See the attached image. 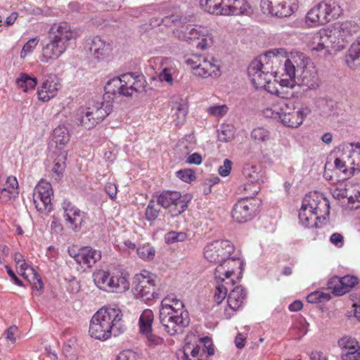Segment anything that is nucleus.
<instances>
[{
  "label": "nucleus",
  "instance_id": "1",
  "mask_svg": "<svg viewBox=\"0 0 360 360\" xmlns=\"http://www.w3.org/2000/svg\"><path fill=\"white\" fill-rule=\"evenodd\" d=\"M280 80L281 86L293 88L297 85L304 91L314 90L319 87L317 70L311 59L301 52L287 53L285 56Z\"/></svg>",
  "mask_w": 360,
  "mask_h": 360
},
{
  "label": "nucleus",
  "instance_id": "2",
  "mask_svg": "<svg viewBox=\"0 0 360 360\" xmlns=\"http://www.w3.org/2000/svg\"><path fill=\"white\" fill-rule=\"evenodd\" d=\"M358 25L352 21L345 22L316 32L311 40V49L327 57L333 52L344 49L351 37L358 30Z\"/></svg>",
  "mask_w": 360,
  "mask_h": 360
},
{
  "label": "nucleus",
  "instance_id": "3",
  "mask_svg": "<svg viewBox=\"0 0 360 360\" xmlns=\"http://www.w3.org/2000/svg\"><path fill=\"white\" fill-rule=\"evenodd\" d=\"M287 51L283 48L274 49L253 60L249 65L248 77L256 89H262L269 84L273 77L281 75Z\"/></svg>",
  "mask_w": 360,
  "mask_h": 360
},
{
  "label": "nucleus",
  "instance_id": "4",
  "mask_svg": "<svg viewBox=\"0 0 360 360\" xmlns=\"http://www.w3.org/2000/svg\"><path fill=\"white\" fill-rule=\"evenodd\" d=\"M126 330L127 325L122 310L103 307L91 317L89 333L91 337L103 341L112 335L118 336Z\"/></svg>",
  "mask_w": 360,
  "mask_h": 360
},
{
  "label": "nucleus",
  "instance_id": "5",
  "mask_svg": "<svg viewBox=\"0 0 360 360\" xmlns=\"http://www.w3.org/2000/svg\"><path fill=\"white\" fill-rule=\"evenodd\" d=\"M160 320L170 335L182 333L190 322L188 313L184 309L183 302L174 295H169L162 300Z\"/></svg>",
  "mask_w": 360,
  "mask_h": 360
},
{
  "label": "nucleus",
  "instance_id": "6",
  "mask_svg": "<svg viewBox=\"0 0 360 360\" xmlns=\"http://www.w3.org/2000/svg\"><path fill=\"white\" fill-rule=\"evenodd\" d=\"M89 103L88 106L78 108L75 122L84 129H91L101 122L112 111V101L110 99Z\"/></svg>",
  "mask_w": 360,
  "mask_h": 360
},
{
  "label": "nucleus",
  "instance_id": "7",
  "mask_svg": "<svg viewBox=\"0 0 360 360\" xmlns=\"http://www.w3.org/2000/svg\"><path fill=\"white\" fill-rule=\"evenodd\" d=\"M234 250L233 245L228 240H213L204 248V257L210 262L219 263L226 269H241L243 262L240 259L230 258Z\"/></svg>",
  "mask_w": 360,
  "mask_h": 360
},
{
  "label": "nucleus",
  "instance_id": "8",
  "mask_svg": "<svg viewBox=\"0 0 360 360\" xmlns=\"http://www.w3.org/2000/svg\"><path fill=\"white\" fill-rule=\"evenodd\" d=\"M144 89L145 81L143 77H134L131 73L114 77L110 79L105 86L106 94L124 96H131L134 93L141 92Z\"/></svg>",
  "mask_w": 360,
  "mask_h": 360
},
{
  "label": "nucleus",
  "instance_id": "9",
  "mask_svg": "<svg viewBox=\"0 0 360 360\" xmlns=\"http://www.w3.org/2000/svg\"><path fill=\"white\" fill-rule=\"evenodd\" d=\"M186 63L191 67L193 74L200 78H217L221 74V61L212 56L192 54Z\"/></svg>",
  "mask_w": 360,
  "mask_h": 360
},
{
  "label": "nucleus",
  "instance_id": "10",
  "mask_svg": "<svg viewBox=\"0 0 360 360\" xmlns=\"http://www.w3.org/2000/svg\"><path fill=\"white\" fill-rule=\"evenodd\" d=\"M95 285L101 290L109 292H122L129 288L127 279L122 276H111L107 271L99 269L93 274Z\"/></svg>",
  "mask_w": 360,
  "mask_h": 360
},
{
  "label": "nucleus",
  "instance_id": "11",
  "mask_svg": "<svg viewBox=\"0 0 360 360\" xmlns=\"http://www.w3.org/2000/svg\"><path fill=\"white\" fill-rule=\"evenodd\" d=\"M53 195L52 186L46 181H40L33 192V202L39 213L49 214L53 210L51 197Z\"/></svg>",
  "mask_w": 360,
  "mask_h": 360
},
{
  "label": "nucleus",
  "instance_id": "12",
  "mask_svg": "<svg viewBox=\"0 0 360 360\" xmlns=\"http://www.w3.org/2000/svg\"><path fill=\"white\" fill-rule=\"evenodd\" d=\"M297 4L298 0H262L260 6L264 14L285 18L297 10Z\"/></svg>",
  "mask_w": 360,
  "mask_h": 360
},
{
  "label": "nucleus",
  "instance_id": "13",
  "mask_svg": "<svg viewBox=\"0 0 360 360\" xmlns=\"http://www.w3.org/2000/svg\"><path fill=\"white\" fill-rule=\"evenodd\" d=\"M243 174L247 181L243 190L248 195H255L260 191V185L264 181L265 172L261 165L246 164Z\"/></svg>",
  "mask_w": 360,
  "mask_h": 360
},
{
  "label": "nucleus",
  "instance_id": "14",
  "mask_svg": "<svg viewBox=\"0 0 360 360\" xmlns=\"http://www.w3.org/2000/svg\"><path fill=\"white\" fill-rule=\"evenodd\" d=\"M134 295L144 302H148L159 297L155 280L149 275L137 274L134 279Z\"/></svg>",
  "mask_w": 360,
  "mask_h": 360
},
{
  "label": "nucleus",
  "instance_id": "15",
  "mask_svg": "<svg viewBox=\"0 0 360 360\" xmlns=\"http://www.w3.org/2000/svg\"><path fill=\"white\" fill-rule=\"evenodd\" d=\"M234 273V269H226L224 265H219L214 271V279L217 283L214 295L215 302L220 304L227 296L228 286L233 285V279L231 276Z\"/></svg>",
  "mask_w": 360,
  "mask_h": 360
},
{
  "label": "nucleus",
  "instance_id": "16",
  "mask_svg": "<svg viewBox=\"0 0 360 360\" xmlns=\"http://www.w3.org/2000/svg\"><path fill=\"white\" fill-rule=\"evenodd\" d=\"M328 214L329 205L326 199L318 202L315 199H311V197H306L299 212V219L307 220V217H309L312 221H316L324 214Z\"/></svg>",
  "mask_w": 360,
  "mask_h": 360
},
{
  "label": "nucleus",
  "instance_id": "17",
  "mask_svg": "<svg viewBox=\"0 0 360 360\" xmlns=\"http://www.w3.org/2000/svg\"><path fill=\"white\" fill-rule=\"evenodd\" d=\"M253 195L243 198L238 200L232 210V217L239 223L247 222L255 217L258 207L257 200Z\"/></svg>",
  "mask_w": 360,
  "mask_h": 360
},
{
  "label": "nucleus",
  "instance_id": "18",
  "mask_svg": "<svg viewBox=\"0 0 360 360\" xmlns=\"http://www.w3.org/2000/svg\"><path fill=\"white\" fill-rule=\"evenodd\" d=\"M159 205L168 210L172 217H176L184 212L187 203L177 191H164L158 197Z\"/></svg>",
  "mask_w": 360,
  "mask_h": 360
},
{
  "label": "nucleus",
  "instance_id": "19",
  "mask_svg": "<svg viewBox=\"0 0 360 360\" xmlns=\"http://www.w3.org/2000/svg\"><path fill=\"white\" fill-rule=\"evenodd\" d=\"M311 108L307 103H302L298 108L282 112L279 117L282 123L288 127L297 128L311 113Z\"/></svg>",
  "mask_w": 360,
  "mask_h": 360
},
{
  "label": "nucleus",
  "instance_id": "20",
  "mask_svg": "<svg viewBox=\"0 0 360 360\" xmlns=\"http://www.w3.org/2000/svg\"><path fill=\"white\" fill-rule=\"evenodd\" d=\"M333 11L331 5L321 2L311 8L305 18V22L309 27L323 25L330 20Z\"/></svg>",
  "mask_w": 360,
  "mask_h": 360
},
{
  "label": "nucleus",
  "instance_id": "21",
  "mask_svg": "<svg viewBox=\"0 0 360 360\" xmlns=\"http://www.w3.org/2000/svg\"><path fill=\"white\" fill-rule=\"evenodd\" d=\"M184 39L189 42L196 41L195 46L200 50L208 49L214 41L211 31L207 27L202 26L191 27Z\"/></svg>",
  "mask_w": 360,
  "mask_h": 360
},
{
  "label": "nucleus",
  "instance_id": "22",
  "mask_svg": "<svg viewBox=\"0 0 360 360\" xmlns=\"http://www.w3.org/2000/svg\"><path fill=\"white\" fill-rule=\"evenodd\" d=\"M63 217L67 226L74 231H80L84 222V213L70 202L62 205Z\"/></svg>",
  "mask_w": 360,
  "mask_h": 360
},
{
  "label": "nucleus",
  "instance_id": "23",
  "mask_svg": "<svg viewBox=\"0 0 360 360\" xmlns=\"http://www.w3.org/2000/svg\"><path fill=\"white\" fill-rule=\"evenodd\" d=\"M62 85L60 79L56 75H49L40 85L37 91L39 101L47 102L54 98Z\"/></svg>",
  "mask_w": 360,
  "mask_h": 360
},
{
  "label": "nucleus",
  "instance_id": "24",
  "mask_svg": "<svg viewBox=\"0 0 360 360\" xmlns=\"http://www.w3.org/2000/svg\"><path fill=\"white\" fill-rule=\"evenodd\" d=\"M338 344L342 349V360H360V345L355 338L344 336Z\"/></svg>",
  "mask_w": 360,
  "mask_h": 360
},
{
  "label": "nucleus",
  "instance_id": "25",
  "mask_svg": "<svg viewBox=\"0 0 360 360\" xmlns=\"http://www.w3.org/2000/svg\"><path fill=\"white\" fill-rule=\"evenodd\" d=\"M49 37L68 48L73 38V31L68 23L63 22L51 26Z\"/></svg>",
  "mask_w": 360,
  "mask_h": 360
},
{
  "label": "nucleus",
  "instance_id": "26",
  "mask_svg": "<svg viewBox=\"0 0 360 360\" xmlns=\"http://www.w3.org/2000/svg\"><path fill=\"white\" fill-rule=\"evenodd\" d=\"M68 252L70 255L75 259V262L82 266L91 267L101 258V252L91 247H84L79 249L77 253L74 255L71 253L70 250Z\"/></svg>",
  "mask_w": 360,
  "mask_h": 360
},
{
  "label": "nucleus",
  "instance_id": "27",
  "mask_svg": "<svg viewBox=\"0 0 360 360\" xmlns=\"http://www.w3.org/2000/svg\"><path fill=\"white\" fill-rule=\"evenodd\" d=\"M67 47L58 41L50 39L48 41L44 42L42 46V56L41 60L43 63H49L59 58L67 50Z\"/></svg>",
  "mask_w": 360,
  "mask_h": 360
},
{
  "label": "nucleus",
  "instance_id": "28",
  "mask_svg": "<svg viewBox=\"0 0 360 360\" xmlns=\"http://www.w3.org/2000/svg\"><path fill=\"white\" fill-rule=\"evenodd\" d=\"M343 158L347 159V165L354 173L360 171V143H347L342 146Z\"/></svg>",
  "mask_w": 360,
  "mask_h": 360
},
{
  "label": "nucleus",
  "instance_id": "29",
  "mask_svg": "<svg viewBox=\"0 0 360 360\" xmlns=\"http://www.w3.org/2000/svg\"><path fill=\"white\" fill-rule=\"evenodd\" d=\"M87 46L91 55L98 60L108 55L111 51L110 44L98 36L89 38Z\"/></svg>",
  "mask_w": 360,
  "mask_h": 360
},
{
  "label": "nucleus",
  "instance_id": "30",
  "mask_svg": "<svg viewBox=\"0 0 360 360\" xmlns=\"http://www.w3.org/2000/svg\"><path fill=\"white\" fill-rule=\"evenodd\" d=\"M250 6L246 0H224V15L248 14Z\"/></svg>",
  "mask_w": 360,
  "mask_h": 360
},
{
  "label": "nucleus",
  "instance_id": "31",
  "mask_svg": "<svg viewBox=\"0 0 360 360\" xmlns=\"http://www.w3.org/2000/svg\"><path fill=\"white\" fill-rule=\"evenodd\" d=\"M205 350L200 352L198 345L186 343L182 350L177 352L178 360H203Z\"/></svg>",
  "mask_w": 360,
  "mask_h": 360
},
{
  "label": "nucleus",
  "instance_id": "32",
  "mask_svg": "<svg viewBox=\"0 0 360 360\" xmlns=\"http://www.w3.org/2000/svg\"><path fill=\"white\" fill-rule=\"evenodd\" d=\"M53 141L58 149H63L70 140V132L68 127L60 124L53 131Z\"/></svg>",
  "mask_w": 360,
  "mask_h": 360
},
{
  "label": "nucleus",
  "instance_id": "33",
  "mask_svg": "<svg viewBox=\"0 0 360 360\" xmlns=\"http://www.w3.org/2000/svg\"><path fill=\"white\" fill-rule=\"evenodd\" d=\"M246 293L243 287H236L228 296L227 302L230 308L233 310L238 309L242 305Z\"/></svg>",
  "mask_w": 360,
  "mask_h": 360
},
{
  "label": "nucleus",
  "instance_id": "34",
  "mask_svg": "<svg viewBox=\"0 0 360 360\" xmlns=\"http://www.w3.org/2000/svg\"><path fill=\"white\" fill-rule=\"evenodd\" d=\"M224 0H200V5L206 12L214 15H224Z\"/></svg>",
  "mask_w": 360,
  "mask_h": 360
},
{
  "label": "nucleus",
  "instance_id": "35",
  "mask_svg": "<svg viewBox=\"0 0 360 360\" xmlns=\"http://www.w3.org/2000/svg\"><path fill=\"white\" fill-rule=\"evenodd\" d=\"M154 315L150 309H145L141 313L139 321V331L141 334H148L152 332V323L153 322Z\"/></svg>",
  "mask_w": 360,
  "mask_h": 360
},
{
  "label": "nucleus",
  "instance_id": "36",
  "mask_svg": "<svg viewBox=\"0 0 360 360\" xmlns=\"http://www.w3.org/2000/svg\"><path fill=\"white\" fill-rule=\"evenodd\" d=\"M316 105L324 117L334 116L336 113V103L331 99L320 98L317 100Z\"/></svg>",
  "mask_w": 360,
  "mask_h": 360
},
{
  "label": "nucleus",
  "instance_id": "37",
  "mask_svg": "<svg viewBox=\"0 0 360 360\" xmlns=\"http://www.w3.org/2000/svg\"><path fill=\"white\" fill-rule=\"evenodd\" d=\"M173 111V122L176 126L182 125L186 119L188 114V106L186 103H176L172 108Z\"/></svg>",
  "mask_w": 360,
  "mask_h": 360
},
{
  "label": "nucleus",
  "instance_id": "38",
  "mask_svg": "<svg viewBox=\"0 0 360 360\" xmlns=\"http://www.w3.org/2000/svg\"><path fill=\"white\" fill-rule=\"evenodd\" d=\"M68 154V150H63L59 152L57 157L54 160L52 172L58 178H60L63 175L66 167V160Z\"/></svg>",
  "mask_w": 360,
  "mask_h": 360
},
{
  "label": "nucleus",
  "instance_id": "39",
  "mask_svg": "<svg viewBox=\"0 0 360 360\" xmlns=\"http://www.w3.org/2000/svg\"><path fill=\"white\" fill-rule=\"evenodd\" d=\"M16 83L23 91L27 92L29 90H33L37 84V77H30L25 73H21L16 79Z\"/></svg>",
  "mask_w": 360,
  "mask_h": 360
},
{
  "label": "nucleus",
  "instance_id": "40",
  "mask_svg": "<svg viewBox=\"0 0 360 360\" xmlns=\"http://www.w3.org/2000/svg\"><path fill=\"white\" fill-rule=\"evenodd\" d=\"M360 57V46L358 44H352L345 56V63L350 68H354L355 61Z\"/></svg>",
  "mask_w": 360,
  "mask_h": 360
},
{
  "label": "nucleus",
  "instance_id": "41",
  "mask_svg": "<svg viewBox=\"0 0 360 360\" xmlns=\"http://www.w3.org/2000/svg\"><path fill=\"white\" fill-rule=\"evenodd\" d=\"M340 277L335 276L330 278L327 283V288L334 295L340 296L345 294V290Z\"/></svg>",
  "mask_w": 360,
  "mask_h": 360
},
{
  "label": "nucleus",
  "instance_id": "42",
  "mask_svg": "<svg viewBox=\"0 0 360 360\" xmlns=\"http://www.w3.org/2000/svg\"><path fill=\"white\" fill-rule=\"evenodd\" d=\"M235 134L234 127L230 124H223L218 130V139L221 142L231 141Z\"/></svg>",
  "mask_w": 360,
  "mask_h": 360
},
{
  "label": "nucleus",
  "instance_id": "43",
  "mask_svg": "<svg viewBox=\"0 0 360 360\" xmlns=\"http://www.w3.org/2000/svg\"><path fill=\"white\" fill-rule=\"evenodd\" d=\"M160 206L158 202L155 203L154 200H150L146 207V218L148 221H155L160 213Z\"/></svg>",
  "mask_w": 360,
  "mask_h": 360
},
{
  "label": "nucleus",
  "instance_id": "44",
  "mask_svg": "<svg viewBox=\"0 0 360 360\" xmlns=\"http://www.w3.org/2000/svg\"><path fill=\"white\" fill-rule=\"evenodd\" d=\"M251 138L258 143L266 142L269 140L270 133L264 128L257 127L252 130Z\"/></svg>",
  "mask_w": 360,
  "mask_h": 360
},
{
  "label": "nucleus",
  "instance_id": "45",
  "mask_svg": "<svg viewBox=\"0 0 360 360\" xmlns=\"http://www.w3.org/2000/svg\"><path fill=\"white\" fill-rule=\"evenodd\" d=\"M137 254L141 259H153L155 250L153 247L150 245H144L142 247H139L137 248Z\"/></svg>",
  "mask_w": 360,
  "mask_h": 360
},
{
  "label": "nucleus",
  "instance_id": "46",
  "mask_svg": "<svg viewBox=\"0 0 360 360\" xmlns=\"http://www.w3.org/2000/svg\"><path fill=\"white\" fill-rule=\"evenodd\" d=\"M187 238V235L184 232L170 231L166 235V241L168 243L176 242H182Z\"/></svg>",
  "mask_w": 360,
  "mask_h": 360
},
{
  "label": "nucleus",
  "instance_id": "47",
  "mask_svg": "<svg viewBox=\"0 0 360 360\" xmlns=\"http://www.w3.org/2000/svg\"><path fill=\"white\" fill-rule=\"evenodd\" d=\"M343 283V288L345 290V293L349 292L357 283L358 278L356 276L347 275L340 277Z\"/></svg>",
  "mask_w": 360,
  "mask_h": 360
},
{
  "label": "nucleus",
  "instance_id": "48",
  "mask_svg": "<svg viewBox=\"0 0 360 360\" xmlns=\"http://www.w3.org/2000/svg\"><path fill=\"white\" fill-rule=\"evenodd\" d=\"M176 174L177 177L186 183H190L195 179L194 172L191 169H181Z\"/></svg>",
  "mask_w": 360,
  "mask_h": 360
},
{
  "label": "nucleus",
  "instance_id": "49",
  "mask_svg": "<svg viewBox=\"0 0 360 360\" xmlns=\"http://www.w3.org/2000/svg\"><path fill=\"white\" fill-rule=\"evenodd\" d=\"M327 299H328V295L319 291H314L307 297V302L312 304L321 302Z\"/></svg>",
  "mask_w": 360,
  "mask_h": 360
},
{
  "label": "nucleus",
  "instance_id": "50",
  "mask_svg": "<svg viewBox=\"0 0 360 360\" xmlns=\"http://www.w3.org/2000/svg\"><path fill=\"white\" fill-rule=\"evenodd\" d=\"M38 44V39L33 38L30 39L22 47L20 52V58H25L27 54L32 53Z\"/></svg>",
  "mask_w": 360,
  "mask_h": 360
},
{
  "label": "nucleus",
  "instance_id": "51",
  "mask_svg": "<svg viewBox=\"0 0 360 360\" xmlns=\"http://www.w3.org/2000/svg\"><path fill=\"white\" fill-rule=\"evenodd\" d=\"M228 112V107L226 105H213L207 109V112L215 117H222Z\"/></svg>",
  "mask_w": 360,
  "mask_h": 360
},
{
  "label": "nucleus",
  "instance_id": "52",
  "mask_svg": "<svg viewBox=\"0 0 360 360\" xmlns=\"http://www.w3.org/2000/svg\"><path fill=\"white\" fill-rule=\"evenodd\" d=\"M174 72V69L172 68L165 67L163 68L162 71L159 75V78L160 81L167 82V83L172 84L173 78L172 73Z\"/></svg>",
  "mask_w": 360,
  "mask_h": 360
},
{
  "label": "nucleus",
  "instance_id": "53",
  "mask_svg": "<svg viewBox=\"0 0 360 360\" xmlns=\"http://www.w3.org/2000/svg\"><path fill=\"white\" fill-rule=\"evenodd\" d=\"M138 357L137 354L131 350H123L119 353L117 356V360H136Z\"/></svg>",
  "mask_w": 360,
  "mask_h": 360
},
{
  "label": "nucleus",
  "instance_id": "54",
  "mask_svg": "<svg viewBox=\"0 0 360 360\" xmlns=\"http://www.w3.org/2000/svg\"><path fill=\"white\" fill-rule=\"evenodd\" d=\"M19 193V191H12L9 188L5 187L0 188V199L3 201L7 202L12 198H15Z\"/></svg>",
  "mask_w": 360,
  "mask_h": 360
},
{
  "label": "nucleus",
  "instance_id": "55",
  "mask_svg": "<svg viewBox=\"0 0 360 360\" xmlns=\"http://www.w3.org/2000/svg\"><path fill=\"white\" fill-rule=\"evenodd\" d=\"M232 162L229 159H225L223 165L219 167V173L222 176H226L230 174Z\"/></svg>",
  "mask_w": 360,
  "mask_h": 360
},
{
  "label": "nucleus",
  "instance_id": "56",
  "mask_svg": "<svg viewBox=\"0 0 360 360\" xmlns=\"http://www.w3.org/2000/svg\"><path fill=\"white\" fill-rule=\"evenodd\" d=\"M4 187L9 188V190L12 191H18V182L16 177L13 176H8Z\"/></svg>",
  "mask_w": 360,
  "mask_h": 360
},
{
  "label": "nucleus",
  "instance_id": "57",
  "mask_svg": "<svg viewBox=\"0 0 360 360\" xmlns=\"http://www.w3.org/2000/svg\"><path fill=\"white\" fill-rule=\"evenodd\" d=\"M330 241L335 246L341 248L344 244V238L340 233H335L331 235Z\"/></svg>",
  "mask_w": 360,
  "mask_h": 360
},
{
  "label": "nucleus",
  "instance_id": "58",
  "mask_svg": "<svg viewBox=\"0 0 360 360\" xmlns=\"http://www.w3.org/2000/svg\"><path fill=\"white\" fill-rule=\"evenodd\" d=\"M105 191L111 199L116 197L117 188L115 184L108 182L105 184Z\"/></svg>",
  "mask_w": 360,
  "mask_h": 360
},
{
  "label": "nucleus",
  "instance_id": "59",
  "mask_svg": "<svg viewBox=\"0 0 360 360\" xmlns=\"http://www.w3.org/2000/svg\"><path fill=\"white\" fill-rule=\"evenodd\" d=\"M335 165L337 169L345 172L346 171V167L349 166L347 165V159L343 158V153L340 158H337L335 160Z\"/></svg>",
  "mask_w": 360,
  "mask_h": 360
},
{
  "label": "nucleus",
  "instance_id": "60",
  "mask_svg": "<svg viewBox=\"0 0 360 360\" xmlns=\"http://www.w3.org/2000/svg\"><path fill=\"white\" fill-rule=\"evenodd\" d=\"M18 332V328L15 326L8 328L6 333V338L7 340L11 342L13 344L15 342V335Z\"/></svg>",
  "mask_w": 360,
  "mask_h": 360
},
{
  "label": "nucleus",
  "instance_id": "61",
  "mask_svg": "<svg viewBox=\"0 0 360 360\" xmlns=\"http://www.w3.org/2000/svg\"><path fill=\"white\" fill-rule=\"evenodd\" d=\"M202 160V156L198 153H194L188 157L186 162L190 165H198L201 164Z\"/></svg>",
  "mask_w": 360,
  "mask_h": 360
},
{
  "label": "nucleus",
  "instance_id": "62",
  "mask_svg": "<svg viewBox=\"0 0 360 360\" xmlns=\"http://www.w3.org/2000/svg\"><path fill=\"white\" fill-rule=\"evenodd\" d=\"M144 335L152 345H159L163 342V340L160 337L153 334L151 332Z\"/></svg>",
  "mask_w": 360,
  "mask_h": 360
},
{
  "label": "nucleus",
  "instance_id": "63",
  "mask_svg": "<svg viewBox=\"0 0 360 360\" xmlns=\"http://www.w3.org/2000/svg\"><path fill=\"white\" fill-rule=\"evenodd\" d=\"M180 20L179 15H171L169 16H166L161 20V23L164 24L165 26L168 27L175 22H177ZM160 22H158V25H160Z\"/></svg>",
  "mask_w": 360,
  "mask_h": 360
},
{
  "label": "nucleus",
  "instance_id": "64",
  "mask_svg": "<svg viewBox=\"0 0 360 360\" xmlns=\"http://www.w3.org/2000/svg\"><path fill=\"white\" fill-rule=\"evenodd\" d=\"M205 343V354L207 353V355L211 356L214 353V349L213 348L212 344L210 342V340L208 338H205L201 340Z\"/></svg>",
  "mask_w": 360,
  "mask_h": 360
}]
</instances>
